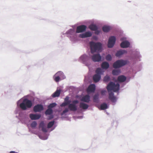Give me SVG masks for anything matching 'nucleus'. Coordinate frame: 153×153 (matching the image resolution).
<instances>
[{"instance_id":"nucleus-23","label":"nucleus","mask_w":153,"mask_h":153,"mask_svg":"<svg viewBox=\"0 0 153 153\" xmlns=\"http://www.w3.org/2000/svg\"><path fill=\"white\" fill-rule=\"evenodd\" d=\"M60 94V91L59 90H57L52 95L53 97H59Z\"/></svg>"},{"instance_id":"nucleus-7","label":"nucleus","mask_w":153,"mask_h":153,"mask_svg":"<svg viewBox=\"0 0 153 153\" xmlns=\"http://www.w3.org/2000/svg\"><path fill=\"white\" fill-rule=\"evenodd\" d=\"M87 27L84 25H81L77 27L76 29V33H79L84 32L86 30Z\"/></svg>"},{"instance_id":"nucleus-1","label":"nucleus","mask_w":153,"mask_h":153,"mask_svg":"<svg viewBox=\"0 0 153 153\" xmlns=\"http://www.w3.org/2000/svg\"><path fill=\"white\" fill-rule=\"evenodd\" d=\"M90 45L91 53H93L101 51L102 44L100 43L91 42H90Z\"/></svg>"},{"instance_id":"nucleus-29","label":"nucleus","mask_w":153,"mask_h":153,"mask_svg":"<svg viewBox=\"0 0 153 153\" xmlns=\"http://www.w3.org/2000/svg\"><path fill=\"white\" fill-rule=\"evenodd\" d=\"M81 59L83 61L85 62L88 59V56L86 55H82L80 57Z\"/></svg>"},{"instance_id":"nucleus-14","label":"nucleus","mask_w":153,"mask_h":153,"mask_svg":"<svg viewBox=\"0 0 153 153\" xmlns=\"http://www.w3.org/2000/svg\"><path fill=\"white\" fill-rule=\"evenodd\" d=\"M129 45L130 43L127 41H123L120 44L121 47L123 48H128Z\"/></svg>"},{"instance_id":"nucleus-12","label":"nucleus","mask_w":153,"mask_h":153,"mask_svg":"<svg viewBox=\"0 0 153 153\" xmlns=\"http://www.w3.org/2000/svg\"><path fill=\"white\" fill-rule=\"evenodd\" d=\"M45 124L43 121L41 122L39 124V128H41L42 130V131L44 132H46L47 131L46 128L45 127Z\"/></svg>"},{"instance_id":"nucleus-4","label":"nucleus","mask_w":153,"mask_h":153,"mask_svg":"<svg viewBox=\"0 0 153 153\" xmlns=\"http://www.w3.org/2000/svg\"><path fill=\"white\" fill-rule=\"evenodd\" d=\"M96 74L93 76V79L94 82H98L100 79L102 71L100 68H98L95 71Z\"/></svg>"},{"instance_id":"nucleus-20","label":"nucleus","mask_w":153,"mask_h":153,"mask_svg":"<svg viewBox=\"0 0 153 153\" xmlns=\"http://www.w3.org/2000/svg\"><path fill=\"white\" fill-rule=\"evenodd\" d=\"M79 107L83 109H87L88 107V105L83 102H80L79 104Z\"/></svg>"},{"instance_id":"nucleus-44","label":"nucleus","mask_w":153,"mask_h":153,"mask_svg":"<svg viewBox=\"0 0 153 153\" xmlns=\"http://www.w3.org/2000/svg\"><path fill=\"white\" fill-rule=\"evenodd\" d=\"M95 31V33L96 34H98L100 33V31L99 30H97Z\"/></svg>"},{"instance_id":"nucleus-16","label":"nucleus","mask_w":153,"mask_h":153,"mask_svg":"<svg viewBox=\"0 0 153 153\" xmlns=\"http://www.w3.org/2000/svg\"><path fill=\"white\" fill-rule=\"evenodd\" d=\"M95 89V85L94 84H91L88 87L87 91L88 92H94Z\"/></svg>"},{"instance_id":"nucleus-42","label":"nucleus","mask_w":153,"mask_h":153,"mask_svg":"<svg viewBox=\"0 0 153 153\" xmlns=\"http://www.w3.org/2000/svg\"><path fill=\"white\" fill-rule=\"evenodd\" d=\"M78 103V101L77 100H74L73 101V103L75 105L76 104Z\"/></svg>"},{"instance_id":"nucleus-26","label":"nucleus","mask_w":153,"mask_h":153,"mask_svg":"<svg viewBox=\"0 0 153 153\" xmlns=\"http://www.w3.org/2000/svg\"><path fill=\"white\" fill-rule=\"evenodd\" d=\"M102 29L104 32H106L109 31L110 29V28L109 26H105L102 27Z\"/></svg>"},{"instance_id":"nucleus-37","label":"nucleus","mask_w":153,"mask_h":153,"mask_svg":"<svg viewBox=\"0 0 153 153\" xmlns=\"http://www.w3.org/2000/svg\"><path fill=\"white\" fill-rule=\"evenodd\" d=\"M68 108H66L62 112V113L63 114H64L65 113L68 112Z\"/></svg>"},{"instance_id":"nucleus-39","label":"nucleus","mask_w":153,"mask_h":153,"mask_svg":"<svg viewBox=\"0 0 153 153\" xmlns=\"http://www.w3.org/2000/svg\"><path fill=\"white\" fill-rule=\"evenodd\" d=\"M106 91L105 90H102L101 91V93L102 95H104L105 94V93Z\"/></svg>"},{"instance_id":"nucleus-21","label":"nucleus","mask_w":153,"mask_h":153,"mask_svg":"<svg viewBox=\"0 0 153 153\" xmlns=\"http://www.w3.org/2000/svg\"><path fill=\"white\" fill-rule=\"evenodd\" d=\"M89 28L93 31H96L98 29L97 27L95 25L92 24L89 26Z\"/></svg>"},{"instance_id":"nucleus-2","label":"nucleus","mask_w":153,"mask_h":153,"mask_svg":"<svg viewBox=\"0 0 153 153\" xmlns=\"http://www.w3.org/2000/svg\"><path fill=\"white\" fill-rule=\"evenodd\" d=\"M106 88L108 92L111 91L114 92L118 91L119 90L120 85L118 83L115 84L114 82H110L107 85Z\"/></svg>"},{"instance_id":"nucleus-32","label":"nucleus","mask_w":153,"mask_h":153,"mask_svg":"<svg viewBox=\"0 0 153 153\" xmlns=\"http://www.w3.org/2000/svg\"><path fill=\"white\" fill-rule=\"evenodd\" d=\"M54 121L49 122L48 124L47 128H51L54 124Z\"/></svg>"},{"instance_id":"nucleus-33","label":"nucleus","mask_w":153,"mask_h":153,"mask_svg":"<svg viewBox=\"0 0 153 153\" xmlns=\"http://www.w3.org/2000/svg\"><path fill=\"white\" fill-rule=\"evenodd\" d=\"M37 123L36 122L34 121L33 122L30 124L31 127L32 128H35L36 127Z\"/></svg>"},{"instance_id":"nucleus-34","label":"nucleus","mask_w":153,"mask_h":153,"mask_svg":"<svg viewBox=\"0 0 153 153\" xmlns=\"http://www.w3.org/2000/svg\"><path fill=\"white\" fill-rule=\"evenodd\" d=\"M85 38L90 37L91 36L92 33L91 32H87L85 33Z\"/></svg>"},{"instance_id":"nucleus-30","label":"nucleus","mask_w":153,"mask_h":153,"mask_svg":"<svg viewBox=\"0 0 153 153\" xmlns=\"http://www.w3.org/2000/svg\"><path fill=\"white\" fill-rule=\"evenodd\" d=\"M53 78L54 80L56 82H58L59 80L61 79L58 76L56 75V74L53 76Z\"/></svg>"},{"instance_id":"nucleus-9","label":"nucleus","mask_w":153,"mask_h":153,"mask_svg":"<svg viewBox=\"0 0 153 153\" xmlns=\"http://www.w3.org/2000/svg\"><path fill=\"white\" fill-rule=\"evenodd\" d=\"M33 109L35 112H40L43 109V107L41 105L38 104L34 106Z\"/></svg>"},{"instance_id":"nucleus-40","label":"nucleus","mask_w":153,"mask_h":153,"mask_svg":"<svg viewBox=\"0 0 153 153\" xmlns=\"http://www.w3.org/2000/svg\"><path fill=\"white\" fill-rule=\"evenodd\" d=\"M66 105H67L65 102H64L62 103L60 105V106L61 107H64Z\"/></svg>"},{"instance_id":"nucleus-38","label":"nucleus","mask_w":153,"mask_h":153,"mask_svg":"<svg viewBox=\"0 0 153 153\" xmlns=\"http://www.w3.org/2000/svg\"><path fill=\"white\" fill-rule=\"evenodd\" d=\"M79 37L82 38H85V33L80 34Z\"/></svg>"},{"instance_id":"nucleus-24","label":"nucleus","mask_w":153,"mask_h":153,"mask_svg":"<svg viewBox=\"0 0 153 153\" xmlns=\"http://www.w3.org/2000/svg\"><path fill=\"white\" fill-rule=\"evenodd\" d=\"M99 95L96 94L94 96L93 98V101L95 102H98L99 101Z\"/></svg>"},{"instance_id":"nucleus-36","label":"nucleus","mask_w":153,"mask_h":153,"mask_svg":"<svg viewBox=\"0 0 153 153\" xmlns=\"http://www.w3.org/2000/svg\"><path fill=\"white\" fill-rule=\"evenodd\" d=\"M106 59L108 61H110L111 59V57L110 54L107 55L106 57Z\"/></svg>"},{"instance_id":"nucleus-27","label":"nucleus","mask_w":153,"mask_h":153,"mask_svg":"<svg viewBox=\"0 0 153 153\" xmlns=\"http://www.w3.org/2000/svg\"><path fill=\"white\" fill-rule=\"evenodd\" d=\"M110 80V77L108 75L105 76L103 78V81L105 82H108Z\"/></svg>"},{"instance_id":"nucleus-3","label":"nucleus","mask_w":153,"mask_h":153,"mask_svg":"<svg viewBox=\"0 0 153 153\" xmlns=\"http://www.w3.org/2000/svg\"><path fill=\"white\" fill-rule=\"evenodd\" d=\"M32 105L31 101L27 99H25L19 105L21 108L24 110H26L27 108H30Z\"/></svg>"},{"instance_id":"nucleus-43","label":"nucleus","mask_w":153,"mask_h":153,"mask_svg":"<svg viewBox=\"0 0 153 153\" xmlns=\"http://www.w3.org/2000/svg\"><path fill=\"white\" fill-rule=\"evenodd\" d=\"M69 98L68 97H66L65 99V101H68L69 100Z\"/></svg>"},{"instance_id":"nucleus-18","label":"nucleus","mask_w":153,"mask_h":153,"mask_svg":"<svg viewBox=\"0 0 153 153\" xmlns=\"http://www.w3.org/2000/svg\"><path fill=\"white\" fill-rule=\"evenodd\" d=\"M101 67L103 69H107L109 66V63L106 62H103L101 64Z\"/></svg>"},{"instance_id":"nucleus-10","label":"nucleus","mask_w":153,"mask_h":153,"mask_svg":"<svg viewBox=\"0 0 153 153\" xmlns=\"http://www.w3.org/2000/svg\"><path fill=\"white\" fill-rule=\"evenodd\" d=\"M41 115L38 114H30L29 117L32 120H36L39 119L41 117Z\"/></svg>"},{"instance_id":"nucleus-41","label":"nucleus","mask_w":153,"mask_h":153,"mask_svg":"<svg viewBox=\"0 0 153 153\" xmlns=\"http://www.w3.org/2000/svg\"><path fill=\"white\" fill-rule=\"evenodd\" d=\"M65 102L67 105H69V104H70L71 101L70 100H68L67 101H65Z\"/></svg>"},{"instance_id":"nucleus-13","label":"nucleus","mask_w":153,"mask_h":153,"mask_svg":"<svg viewBox=\"0 0 153 153\" xmlns=\"http://www.w3.org/2000/svg\"><path fill=\"white\" fill-rule=\"evenodd\" d=\"M108 98L113 102H115L116 101V98L114 96V94L112 92L109 93Z\"/></svg>"},{"instance_id":"nucleus-45","label":"nucleus","mask_w":153,"mask_h":153,"mask_svg":"<svg viewBox=\"0 0 153 153\" xmlns=\"http://www.w3.org/2000/svg\"><path fill=\"white\" fill-rule=\"evenodd\" d=\"M10 153H18L17 152H15V151H12L10 152Z\"/></svg>"},{"instance_id":"nucleus-5","label":"nucleus","mask_w":153,"mask_h":153,"mask_svg":"<svg viewBox=\"0 0 153 153\" xmlns=\"http://www.w3.org/2000/svg\"><path fill=\"white\" fill-rule=\"evenodd\" d=\"M128 63L127 60L122 59L119 60L115 62L113 65V67L115 68H120L126 65Z\"/></svg>"},{"instance_id":"nucleus-15","label":"nucleus","mask_w":153,"mask_h":153,"mask_svg":"<svg viewBox=\"0 0 153 153\" xmlns=\"http://www.w3.org/2000/svg\"><path fill=\"white\" fill-rule=\"evenodd\" d=\"M68 108L71 111H75L77 109L76 105L74 104H69L68 106Z\"/></svg>"},{"instance_id":"nucleus-6","label":"nucleus","mask_w":153,"mask_h":153,"mask_svg":"<svg viewBox=\"0 0 153 153\" xmlns=\"http://www.w3.org/2000/svg\"><path fill=\"white\" fill-rule=\"evenodd\" d=\"M116 38L114 36H111L109 39L108 46L109 48H112L115 44L116 41Z\"/></svg>"},{"instance_id":"nucleus-11","label":"nucleus","mask_w":153,"mask_h":153,"mask_svg":"<svg viewBox=\"0 0 153 153\" xmlns=\"http://www.w3.org/2000/svg\"><path fill=\"white\" fill-rule=\"evenodd\" d=\"M80 100L81 101L88 103L90 101V97L88 95H86L83 96Z\"/></svg>"},{"instance_id":"nucleus-8","label":"nucleus","mask_w":153,"mask_h":153,"mask_svg":"<svg viewBox=\"0 0 153 153\" xmlns=\"http://www.w3.org/2000/svg\"><path fill=\"white\" fill-rule=\"evenodd\" d=\"M101 57L100 54H94L92 56V59L94 62H99L101 61Z\"/></svg>"},{"instance_id":"nucleus-31","label":"nucleus","mask_w":153,"mask_h":153,"mask_svg":"<svg viewBox=\"0 0 153 153\" xmlns=\"http://www.w3.org/2000/svg\"><path fill=\"white\" fill-rule=\"evenodd\" d=\"M108 108L107 105L105 103H104L101 105L100 106V108L101 110H105Z\"/></svg>"},{"instance_id":"nucleus-17","label":"nucleus","mask_w":153,"mask_h":153,"mask_svg":"<svg viewBox=\"0 0 153 153\" xmlns=\"http://www.w3.org/2000/svg\"><path fill=\"white\" fill-rule=\"evenodd\" d=\"M127 52L126 51L121 50L117 51L115 55L117 57H119L125 53H126Z\"/></svg>"},{"instance_id":"nucleus-19","label":"nucleus","mask_w":153,"mask_h":153,"mask_svg":"<svg viewBox=\"0 0 153 153\" xmlns=\"http://www.w3.org/2000/svg\"><path fill=\"white\" fill-rule=\"evenodd\" d=\"M126 77L124 76L120 75L118 77L117 81L120 82H123L126 80Z\"/></svg>"},{"instance_id":"nucleus-22","label":"nucleus","mask_w":153,"mask_h":153,"mask_svg":"<svg viewBox=\"0 0 153 153\" xmlns=\"http://www.w3.org/2000/svg\"><path fill=\"white\" fill-rule=\"evenodd\" d=\"M56 74V75L58 76L61 79H64L65 77L64 76L63 73L61 71H58Z\"/></svg>"},{"instance_id":"nucleus-35","label":"nucleus","mask_w":153,"mask_h":153,"mask_svg":"<svg viewBox=\"0 0 153 153\" xmlns=\"http://www.w3.org/2000/svg\"><path fill=\"white\" fill-rule=\"evenodd\" d=\"M56 104L55 103H53L50 104L48 106V108H51L56 106Z\"/></svg>"},{"instance_id":"nucleus-28","label":"nucleus","mask_w":153,"mask_h":153,"mask_svg":"<svg viewBox=\"0 0 153 153\" xmlns=\"http://www.w3.org/2000/svg\"><path fill=\"white\" fill-rule=\"evenodd\" d=\"M52 110L51 108H48L45 111V114L46 115H50L52 114Z\"/></svg>"},{"instance_id":"nucleus-25","label":"nucleus","mask_w":153,"mask_h":153,"mask_svg":"<svg viewBox=\"0 0 153 153\" xmlns=\"http://www.w3.org/2000/svg\"><path fill=\"white\" fill-rule=\"evenodd\" d=\"M120 71L119 70H113L112 71V74L114 75H117L119 74Z\"/></svg>"}]
</instances>
